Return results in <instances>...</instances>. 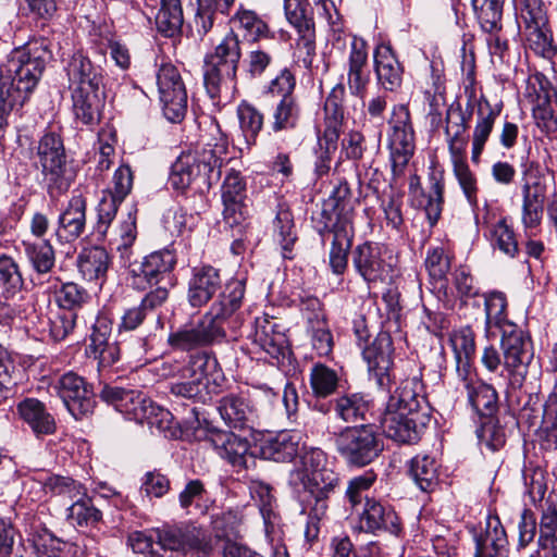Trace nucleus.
<instances>
[{"label":"nucleus","mask_w":557,"mask_h":557,"mask_svg":"<svg viewBox=\"0 0 557 557\" xmlns=\"http://www.w3.org/2000/svg\"><path fill=\"white\" fill-rule=\"evenodd\" d=\"M475 550L484 557H490V552H497L500 557L508 552V539L498 516L488 515L485 520L484 530L475 536Z\"/></svg>","instance_id":"obj_36"},{"label":"nucleus","mask_w":557,"mask_h":557,"mask_svg":"<svg viewBox=\"0 0 557 557\" xmlns=\"http://www.w3.org/2000/svg\"><path fill=\"white\" fill-rule=\"evenodd\" d=\"M37 154L42 168L48 194L55 197L71 186L72 175L66 169V156L62 138L55 133H47L39 140Z\"/></svg>","instance_id":"obj_10"},{"label":"nucleus","mask_w":557,"mask_h":557,"mask_svg":"<svg viewBox=\"0 0 557 557\" xmlns=\"http://www.w3.org/2000/svg\"><path fill=\"white\" fill-rule=\"evenodd\" d=\"M87 199L78 190L72 193L66 206L58 216L54 235L60 243H73L86 228Z\"/></svg>","instance_id":"obj_20"},{"label":"nucleus","mask_w":557,"mask_h":557,"mask_svg":"<svg viewBox=\"0 0 557 557\" xmlns=\"http://www.w3.org/2000/svg\"><path fill=\"white\" fill-rule=\"evenodd\" d=\"M344 98L345 87L343 84H337L333 87L324 103L325 127L322 135L329 136L330 141L341 136L344 122Z\"/></svg>","instance_id":"obj_46"},{"label":"nucleus","mask_w":557,"mask_h":557,"mask_svg":"<svg viewBox=\"0 0 557 557\" xmlns=\"http://www.w3.org/2000/svg\"><path fill=\"white\" fill-rule=\"evenodd\" d=\"M310 385L315 396L326 397L336 391L338 375L335 370L317 363L310 372Z\"/></svg>","instance_id":"obj_60"},{"label":"nucleus","mask_w":557,"mask_h":557,"mask_svg":"<svg viewBox=\"0 0 557 557\" xmlns=\"http://www.w3.org/2000/svg\"><path fill=\"white\" fill-rule=\"evenodd\" d=\"M222 287L219 271L211 265L195 268L188 283V302L194 308L208 304Z\"/></svg>","instance_id":"obj_27"},{"label":"nucleus","mask_w":557,"mask_h":557,"mask_svg":"<svg viewBox=\"0 0 557 557\" xmlns=\"http://www.w3.org/2000/svg\"><path fill=\"white\" fill-rule=\"evenodd\" d=\"M373 65L377 84L386 91L401 87L404 66L389 45H377L373 52Z\"/></svg>","instance_id":"obj_24"},{"label":"nucleus","mask_w":557,"mask_h":557,"mask_svg":"<svg viewBox=\"0 0 557 557\" xmlns=\"http://www.w3.org/2000/svg\"><path fill=\"white\" fill-rule=\"evenodd\" d=\"M468 119L466 117L460 103H453L446 112L445 135L451 157L465 156L468 145Z\"/></svg>","instance_id":"obj_34"},{"label":"nucleus","mask_w":557,"mask_h":557,"mask_svg":"<svg viewBox=\"0 0 557 557\" xmlns=\"http://www.w3.org/2000/svg\"><path fill=\"white\" fill-rule=\"evenodd\" d=\"M225 424L232 429H244L253 418V409L242 395L223 396L216 407Z\"/></svg>","instance_id":"obj_38"},{"label":"nucleus","mask_w":557,"mask_h":557,"mask_svg":"<svg viewBox=\"0 0 557 557\" xmlns=\"http://www.w3.org/2000/svg\"><path fill=\"white\" fill-rule=\"evenodd\" d=\"M59 397L75 420L89 417L96 406L92 385L85 377L70 371L59 379L55 385Z\"/></svg>","instance_id":"obj_15"},{"label":"nucleus","mask_w":557,"mask_h":557,"mask_svg":"<svg viewBox=\"0 0 557 557\" xmlns=\"http://www.w3.org/2000/svg\"><path fill=\"white\" fill-rule=\"evenodd\" d=\"M28 98L16 87H13L0 73V144L5 138L9 117L16 106H23Z\"/></svg>","instance_id":"obj_52"},{"label":"nucleus","mask_w":557,"mask_h":557,"mask_svg":"<svg viewBox=\"0 0 557 557\" xmlns=\"http://www.w3.org/2000/svg\"><path fill=\"white\" fill-rule=\"evenodd\" d=\"M157 85L164 116L180 122L187 112V90L178 69L172 63L162 64L157 72Z\"/></svg>","instance_id":"obj_14"},{"label":"nucleus","mask_w":557,"mask_h":557,"mask_svg":"<svg viewBox=\"0 0 557 557\" xmlns=\"http://www.w3.org/2000/svg\"><path fill=\"white\" fill-rule=\"evenodd\" d=\"M465 156L451 157L454 165V174L467 198L469 205L475 209L478 208V181L475 175L470 170L469 165L465 161Z\"/></svg>","instance_id":"obj_58"},{"label":"nucleus","mask_w":557,"mask_h":557,"mask_svg":"<svg viewBox=\"0 0 557 557\" xmlns=\"http://www.w3.org/2000/svg\"><path fill=\"white\" fill-rule=\"evenodd\" d=\"M51 59V42L41 37L13 49L0 73L28 98Z\"/></svg>","instance_id":"obj_5"},{"label":"nucleus","mask_w":557,"mask_h":557,"mask_svg":"<svg viewBox=\"0 0 557 557\" xmlns=\"http://www.w3.org/2000/svg\"><path fill=\"white\" fill-rule=\"evenodd\" d=\"M272 238L281 247L285 259H293V250L298 240L294 213L287 202L281 201L275 208L271 224Z\"/></svg>","instance_id":"obj_28"},{"label":"nucleus","mask_w":557,"mask_h":557,"mask_svg":"<svg viewBox=\"0 0 557 557\" xmlns=\"http://www.w3.org/2000/svg\"><path fill=\"white\" fill-rule=\"evenodd\" d=\"M208 441L216 449L218 454L235 468H247L250 443L246 437L239 436L230 431L216 428L208 429Z\"/></svg>","instance_id":"obj_21"},{"label":"nucleus","mask_w":557,"mask_h":557,"mask_svg":"<svg viewBox=\"0 0 557 557\" xmlns=\"http://www.w3.org/2000/svg\"><path fill=\"white\" fill-rule=\"evenodd\" d=\"M65 70L72 91L75 119L87 126L98 124L104 107L101 69L94 65L82 52H76L67 62Z\"/></svg>","instance_id":"obj_3"},{"label":"nucleus","mask_w":557,"mask_h":557,"mask_svg":"<svg viewBox=\"0 0 557 557\" xmlns=\"http://www.w3.org/2000/svg\"><path fill=\"white\" fill-rule=\"evenodd\" d=\"M421 384L417 379H407L389 396L381 416L384 434L401 444H416L430 422L425 412V399L420 395Z\"/></svg>","instance_id":"obj_2"},{"label":"nucleus","mask_w":557,"mask_h":557,"mask_svg":"<svg viewBox=\"0 0 557 557\" xmlns=\"http://www.w3.org/2000/svg\"><path fill=\"white\" fill-rule=\"evenodd\" d=\"M168 345L176 351H190L203 346L194 322L172 331L168 336Z\"/></svg>","instance_id":"obj_61"},{"label":"nucleus","mask_w":557,"mask_h":557,"mask_svg":"<svg viewBox=\"0 0 557 557\" xmlns=\"http://www.w3.org/2000/svg\"><path fill=\"white\" fill-rule=\"evenodd\" d=\"M450 342L455 352L457 374L466 381L475 354V334L470 326H463L453 333Z\"/></svg>","instance_id":"obj_40"},{"label":"nucleus","mask_w":557,"mask_h":557,"mask_svg":"<svg viewBox=\"0 0 557 557\" xmlns=\"http://www.w3.org/2000/svg\"><path fill=\"white\" fill-rule=\"evenodd\" d=\"M500 347L503 366L510 376L513 387L522 385L528 373V367L533 359L531 338L518 325H507L502 333Z\"/></svg>","instance_id":"obj_11"},{"label":"nucleus","mask_w":557,"mask_h":557,"mask_svg":"<svg viewBox=\"0 0 557 557\" xmlns=\"http://www.w3.org/2000/svg\"><path fill=\"white\" fill-rule=\"evenodd\" d=\"M485 329L490 332L493 327L502 333L507 325H516L507 320V299L502 292H491L484 295Z\"/></svg>","instance_id":"obj_56"},{"label":"nucleus","mask_w":557,"mask_h":557,"mask_svg":"<svg viewBox=\"0 0 557 557\" xmlns=\"http://www.w3.org/2000/svg\"><path fill=\"white\" fill-rule=\"evenodd\" d=\"M46 487L55 495L69 498L72 504L67 508V519L78 527L94 525L102 518L91 499L87 497L85 488L71 478L51 476L46 482Z\"/></svg>","instance_id":"obj_13"},{"label":"nucleus","mask_w":557,"mask_h":557,"mask_svg":"<svg viewBox=\"0 0 557 557\" xmlns=\"http://www.w3.org/2000/svg\"><path fill=\"white\" fill-rule=\"evenodd\" d=\"M245 295V283L231 280L213 302L210 310L194 322L203 346L221 342L226 337V330L235 331L239 326V308Z\"/></svg>","instance_id":"obj_6"},{"label":"nucleus","mask_w":557,"mask_h":557,"mask_svg":"<svg viewBox=\"0 0 557 557\" xmlns=\"http://www.w3.org/2000/svg\"><path fill=\"white\" fill-rule=\"evenodd\" d=\"M23 247L28 261L38 274H47L53 269L55 253L50 240H24Z\"/></svg>","instance_id":"obj_54"},{"label":"nucleus","mask_w":557,"mask_h":557,"mask_svg":"<svg viewBox=\"0 0 557 557\" xmlns=\"http://www.w3.org/2000/svg\"><path fill=\"white\" fill-rule=\"evenodd\" d=\"M300 435L282 431L268 438L261 447L263 458L276 462L292 461L299 453Z\"/></svg>","instance_id":"obj_39"},{"label":"nucleus","mask_w":557,"mask_h":557,"mask_svg":"<svg viewBox=\"0 0 557 557\" xmlns=\"http://www.w3.org/2000/svg\"><path fill=\"white\" fill-rule=\"evenodd\" d=\"M225 144H207L194 152L181 154L172 165L170 183L175 189L188 187L196 193H205L219 182L222 174Z\"/></svg>","instance_id":"obj_4"},{"label":"nucleus","mask_w":557,"mask_h":557,"mask_svg":"<svg viewBox=\"0 0 557 557\" xmlns=\"http://www.w3.org/2000/svg\"><path fill=\"white\" fill-rule=\"evenodd\" d=\"M463 382L468 393V401L474 412L482 418H494L498 409V395L496 389L492 385L483 382L470 383L468 379Z\"/></svg>","instance_id":"obj_42"},{"label":"nucleus","mask_w":557,"mask_h":557,"mask_svg":"<svg viewBox=\"0 0 557 557\" xmlns=\"http://www.w3.org/2000/svg\"><path fill=\"white\" fill-rule=\"evenodd\" d=\"M16 410L20 418L37 437L51 435L55 432V420L39 399L25 398L17 404Z\"/></svg>","instance_id":"obj_30"},{"label":"nucleus","mask_w":557,"mask_h":557,"mask_svg":"<svg viewBox=\"0 0 557 557\" xmlns=\"http://www.w3.org/2000/svg\"><path fill=\"white\" fill-rule=\"evenodd\" d=\"M252 343L271 359L280 361L288 351L287 337L281 326L268 317L256 318L255 330L250 335Z\"/></svg>","instance_id":"obj_23"},{"label":"nucleus","mask_w":557,"mask_h":557,"mask_svg":"<svg viewBox=\"0 0 557 557\" xmlns=\"http://www.w3.org/2000/svg\"><path fill=\"white\" fill-rule=\"evenodd\" d=\"M29 541L37 555L52 557L59 550L60 541L41 523L33 524Z\"/></svg>","instance_id":"obj_64"},{"label":"nucleus","mask_w":557,"mask_h":557,"mask_svg":"<svg viewBox=\"0 0 557 557\" xmlns=\"http://www.w3.org/2000/svg\"><path fill=\"white\" fill-rule=\"evenodd\" d=\"M184 23L183 9L180 0H160V9L156 15V26L165 37L180 34Z\"/></svg>","instance_id":"obj_50"},{"label":"nucleus","mask_w":557,"mask_h":557,"mask_svg":"<svg viewBox=\"0 0 557 557\" xmlns=\"http://www.w3.org/2000/svg\"><path fill=\"white\" fill-rule=\"evenodd\" d=\"M361 524L367 531H386L397 534L400 531V523L396 512L380 502L367 498Z\"/></svg>","instance_id":"obj_33"},{"label":"nucleus","mask_w":557,"mask_h":557,"mask_svg":"<svg viewBox=\"0 0 557 557\" xmlns=\"http://www.w3.org/2000/svg\"><path fill=\"white\" fill-rule=\"evenodd\" d=\"M236 0H196L197 10L194 17V27L202 37L208 34L214 24L218 13L228 15Z\"/></svg>","instance_id":"obj_48"},{"label":"nucleus","mask_w":557,"mask_h":557,"mask_svg":"<svg viewBox=\"0 0 557 557\" xmlns=\"http://www.w3.org/2000/svg\"><path fill=\"white\" fill-rule=\"evenodd\" d=\"M176 257L170 249L153 251L144 257L141 262L131 265L129 274L134 288L145 290L154 285H175L173 270Z\"/></svg>","instance_id":"obj_12"},{"label":"nucleus","mask_w":557,"mask_h":557,"mask_svg":"<svg viewBox=\"0 0 557 557\" xmlns=\"http://www.w3.org/2000/svg\"><path fill=\"white\" fill-rule=\"evenodd\" d=\"M354 214L350 188L346 182H341L324 200L320 218L313 219L322 240L325 234H332L329 265L336 275H343L348 267L355 237Z\"/></svg>","instance_id":"obj_1"},{"label":"nucleus","mask_w":557,"mask_h":557,"mask_svg":"<svg viewBox=\"0 0 557 557\" xmlns=\"http://www.w3.org/2000/svg\"><path fill=\"white\" fill-rule=\"evenodd\" d=\"M226 67L205 62L203 85L207 94L214 104H218L223 94L235 88L236 70L230 69V73L224 71Z\"/></svg>","instance_id":"obj_43"},{"label":"nucleus","mask_w":557,"mask_h":557,"mask_svg":"<svg viewBox=\"0 0 557 557\" xmlns=\"http://www.w3.org/2000/svg\"><path fill=\"white\" fill-rule=\"evenodd\" d=\"M414 132L391 131L389 150L394 177L404 173L409 160L414 153Z\"/></svg>","instance_id":"obj_47"},{"label":"nucleus","mask_w":557,"mask_h":557,"mask_svg":"<svg viewBox=\"0 0 557 557\" xmlns=\"http://www.w3.org/2000/svg\"><path fill=\"white\" fill-rule=\"evenodd\" d=\"M368 49L363 39L354 37L347 60V85L350 94L362 98L370 82Z\"/></svg>","instance_id":"obj_26"},{"label":"nucleus","mask_w":557,"mask_h":557,"mask_svg":"<svg viewBox=\"0 0 557 557\" xmlns=\"http://www.w3.org/2000/svg\"><path fill=\"white\" fill-rule=\"evenodd\" d=\"M523 34L535 53L549 58L557 52L548 17L523 23Z\"/></svg>","instance_id":"obj_44"},{"label":"nucleus","mask_w":557,"mask_h":557,"mask_svg":"<svg viewBox=\"0 0 557 557\" xmlns=\"http://www.w3.org/2000/svg\"><path fill=\"white\" fill-rule=\"evenodd\" d=\"M505 0H472L476 21L483 32L503 30V7Z\"/></svg>","instance_id":"obj_55"},{"label":"nucleus","mask_w":557,"mask_h":557,"mask_svg":"<svg viewBox=\"0 0 557 557\" xmlns=\"http://www.w3.org/2000/svg\"><path fill=\"white\" fill-rule=\"evenodd\" d=\"M492 246L503 252L505 256L513 259L519 255V245L516 233L507 224L506 219L499 220L491 230Z\"/></svg>","instance_id":"obj_57"},{"label":"nucleus","mask_w":557,"mask_h":557,"mask_svg":"<svg viewBox=\"0 0 557 557\" xmlns=\"http://www.w3.org/2000/svg\"><path fill=\"white\" fill-rule=\"evenodd\" d=\"M533 117L536 126L543 132L549 134L557 131V92L550 86H541L533 108Z\"/></svg>","instance_id":"obj_45"},{"label":"nucleus","mask_w":557,"mask_h":557,"mask_svg":"<svg viewBox=\"0 0 557 557\" xmlns=\"http://www.w3.org/2000/svg\"><path fill=\"white\" fill-rule=\"evenodd\" d=\"M341 457L350 466L366 467L383 451L381 435L369 424L347 426L335 437Z\"/></svg>","instance_id":"obj_9"},{"label":"nucleus","mask_w":557,"mask_h":557,"mask_svg":"<svg viewBox=\"0 0 557 557\" xmlns=\"http://www.w3.org/2000/svg\"><path fill=\"white\" fill-rule=\"evenodd\" d=\"M351 260L354 269L367 283H376L384 278L386 263L379 244L366 242L357 245L351 250Z\"/></svg>","instance_id":"obj_22"},{"label":"nucleus","mask_w":557,"mask_h":557,"mask_svg":"<svg viewBox=\"0 0 557 557\" xmlns=\"http://www.w3.org/2000/svg\"><path fill=\"white\" fill-rule=\"evenodd\" d=\"M546 199V186L540 181L525 183L522 186L521 222L524 228L540 226Z\"/></svg>","instance_id":"obj_32"},{"label":"nucleus","mask_w":557,"mask_h":557,"mask_svg":"<svg viewBox=\"0 0 557 557\" xmlns=\"http://www.w3.org/2000/svg\"><path fill=\"white\" fill-rule=\"evenodd\" d=\"M300 120V107L295 97L281 98L272 114L270 127L274 133L295 129Z\"/></svg>","instance_id":"obj_53"},{"label":"nucleus","mask_w":557,"mask_h":557,"mask_svg":"<svg viewBox=\"0 0 557 557\" xmlns=\"http://www.w3.org/2000/svg\"><path fill=\"white\" fill-rule=\"evenodd\" d=\"M430 181V191L425 196L420 183V177L418 175H412L409 183V193L413 197L421 196L425 199V202L421 200L419 201V205L424 207L425 215L430 225L433 226L436 224L442 213V206L444 201V181L442 175L436 176L435 174L431 175Z\"/></svg>","instance_id":"obj_31"},{"label":"nucleus","mask_w":557,"mask_h":557,"mask_svg":"<svg viewBox=\"0 0 557 557\" xmlns=\"http://www.w3.org/2000/svg\"><path fill=\"white\" fill-rule=\"evenodd\" d=\"M290 482L301 484L308 493L305 509L308 510L307 536H317L320 523L327 519L332 497L339 491V474L332 469H322L315 473L301 471L290 473Z\"/></svg>","instance_id":"obj_7"},{"label":"nucleus","mask_w":557,"mask_h":557,"mask_svg":"<svg viewBox=\"0 0 557 557\" xmlns=\"http://www.w3.org/2000/svg\"><path fill=\"white\" fill-rule=\"evenodd\" d=\"M503 103L492 106L487 98L481 96L478 101L476 123L472 135L471 160L479 163L484 146L493 131L496 119L499 116Z\"/></svg>","instance_id":"obj_29"},{"label":"nucleus","mask_w":557,"mask_h":557,"mask_svg":"<svg viewBox=\"0 0 557 557\" xmlns=\"http://www.w3.org/2000/svg\"><path fill=\"white\" fill-rule=\"evenodd\" d=\"M393 341L388 332L377 333L375 338L362 347V356L368 364V372L371 380H374L380 388L391 387L393 375Z\"/></svg>","instance_id":"obj_16"},{"label":"nucleus","mask_w":557,"mask_h":557,"mask_svg":"<svg viewBox=\"0 0 557 557\" xmlns=\"http://www.w3.org/2000/svg\"><path fill=\"white\" fill-rule=\"evenodd\" d=\"M77 268L83 277L87 281L104 280L110 257L108 251L99 246H91L82 249L77 256Z\"/></svg>","instance_id":"obj_41"},{"label":"nucleus","mask_w":557,"mask_h":557,"mask_svg":"<svg viewBox=\"0 0 557 557\" xmlns=\"http://www.w3.org/2000/svg\"><path fill=\"white\" fill-rule=\"evenodd\" d=\"M122 199H116L110 193L102 191L101 198L97 205V222L95 231L101 236H106L112 221L114 220Z\"/></svg>","instance_id":"obj_62"},{"label":"nucleus","mask_w":557,"mask_h":557,"mask_svg":"<svg viewBox=\"0 0 557 557\" xmlns=\"http://www.w3.org/2000/svg\"><path fill=\"white\" fill-rule=\"evenodd\" d=\"M242 57L240 41L233 32H228L215 46L214 51L206 55L205 62L230 69L238 70Z\"/></svg>","instance_id":"obj_49"},{"label":"nucleus","mask_w":557,"mask_h":557,"mask_svg":"<svg viewBox=\"0 0 557 557\" xmlns=\"http://www.w3.org/2000/svg\"><path fill=\"white\" fill-rule=\"evenodd\" d=\"M557 540V506L548 496L541 505L537 543Z\"/></svg>","instance_id":"obj_63"},{"label":"nucleus","mask_w":557,"mask_h":557,"mask_svg":"<svg viewBox=\"0 0 557 557\" xmlns=\"http://www.w3.org/2000/svg\"><path fill=\"white\" fill-rule=\"evenodd\" d=\"M221 375L216 358L198 351L188 356L186 369L182 370L181 377L169 383V391L174 397L203 404L209 399V377L215 382Z\"/></svg>","instance_id":"obj_8"},{"label":"nucleus","mask_w":557,"mask_h":557,"mask_svg":"<svg viewBox=\"0 0 557 557\" xmlns=\"http://www.w3.org/2000/svg\"><path fill=\"white\" fill-rule=\"evenodd\" d=\"M336 419L345 423H358L367 420L370 413V400L360 393L345 394L331 400Z\"/></svg>","instance_id":"obj_37"},{"label":"nucleus","mask_w":557,"mask_h":557,"mask_svg":"<svg viewBox=\"0 0 557 557\" xmlns=\"http://www.w3.org/2000/svg\"><path fill=\"white\" fill-rule=\"evenodd\" d=\"M121 413L138 423H147L150 428L164 431L171 420V413L154 405L143 392L131 388L125 396Z\"/></svg>","instance_id":"obj_19"},{"label":"nucleus","mask_w":557,"mask_h":557,"mask_svg":"<svg viewBox=\"0 0 557 557\" xmlns=\"http://www.w3.org/2000/svg\"><path fill=\"white\" fill-rule=\"evenodd\" d=\"M112 320L104 313L98 314L92 325L88 351L98 361V370L111 368L121 359V347L111 341Z\"/></svg>","instance_id":"obj_17"},{"label":"nucleus","mask_w":557,"mask_h":557,"mask_svg":"<svg viewBox=\"0 0 557 557\" xmlns=\"http://www.w3.org/2000/svg\"><path fill=\"white\" fill-rule=\"evenodd\" d=\"M121 413L138 423H147L150 428L164 431L171 420V413L154 405L143 392L131 388L125 396Z\"/></svg>","instance_id":"obj_18"},{"label":"nucleus","mask_w":557,"mask_h":557,"mask_svg":"<svg viewBox=\"0 0 557 557\" xmlns=\"http://www.w3.org/2000/svg\"><path fill=\"white\" fill-rule=\"evenodd\" d=\"M286 18L298 34L296 49L304 53L302 63L310 67L315 55V27L310 9Z\"/></svg>","instance_id":"obj_35"},{"label":"nucleus","mask_w":557,"mask_h":557,"mask_svg":"<svg viewBox=\"0 0 557 557\" xmlns=\"http://www.w3.org/2000/svg\"><path fill=\"white\" fill-rule=\"evenodd\" d=\"M240 129L248 145L256 144L257 136L263 126V114L253 106L242 102L237 108Z\"/></svg>","instance_id":"obj_59"},{"label":"nucleus","mask_w":557,"mask_h":557,"mask_svg":"<svg viewBox=\"0 0 557 557\" xmlns=\"http://www.w3.org/2000/svg\"><path fill=\"white\" fill-rule=\"evenodd\" d=\"M230 30L239 39L256 44L263 39L274 38L273 32L269 24L253 10L245 8L240 4L236 12L230 17Z\"/></svg>","instance_id":"obj_25"},{"label":"nucleus","mask_w":557,"mask_h":557,"mask_svg":"<svg viewBox=\"0 0 557 557\" xmlns=\"http://www.w3.org/2000/svg\"><path fill=\"white\" fill-rule=\"evenodd\" d=\"M438 466L435 458L429 455H417L411 459L409 473L423 492H431L438 482Z\"/></svg>","instance_id":"obj_51"}]
</instances>
